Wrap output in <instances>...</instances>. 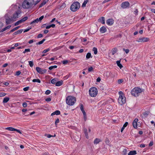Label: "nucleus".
<instances>
[{
	"label": "nucleus",
	"mask_w": 155,
	"mask_h": 155,
	"mask_svg": "<svg viewBox=\"0 0 155 155\" xmlns=\"http://www.w3.org/2000/svg\"><path fill=\"white\" fill-rule=\"evenodd\" d=\"M76 101V99L75 97L71 96H68L66 98V104L69 105H73L75 103Z\"/></svg>",
	"instance_id": "obj_1"
},
{
	"label": "nucleus",
	"mask_w": 155,
	"mask_h": 155,
	"mask_svg": "<svg viewBox=\"0 0 155 155\" xmlns=\"http://www.w3.org/2000/svg\"><path fill=\"white\" fill-rule=\"evenodd\" d=\"M143 91L142 89L138 87H134L131 91V94L133 96L137 97Z\"/></svg>",
	"instance_id": "obj_2"
},
{
	"label": "nucleus",
	"mask_w": 155,
	"mask_h": 155,
	"mask_svg": "<svg viewBox=\"0 0 155 155\" xmlns=\"http://www.w3.org/2000/svg\"><path fill=\"white\" fill-rule=\"evenodd\" d=\"M119 97L118 99V103L121 105H122L125 103L126 98L122 91H119Z\"/></svg>",
	"instance_id": "obj_3"
},
{
	"label": "nucleus",
	"mask_w": 155,
	"mask_h": 155,
	"mask_svg": "<svg viewBox=\"0 0 155 155\" xmlns=\"http://www.w3.org/2000/svg\"><path fill=\"white\" fill-rule=\"evenodd\" d=\"M97 90L95 87H92L90 88L89 91V95L92 97H95L97 94Z\"/></svg>",
	"instance_id": "obj_4"
},
{
	"label": "nucleus",
	"mask_w": 155,
	"mask_h": 155,
	"mask_svg": "<svg viewBox=\"0 0 155 155\" xmlns=\"http://www.w3.org/2000/svg\"><path fill=\"white\" fill-rule=\"evenodd\" d=\"M80 7V3L77 2H74L71 6V10L73 12H75Z\"/></svg>",
	"instance_id": "obj_5"
},
{
	"label": "nucleus",
	"mask_w": 155,
	"mask_h": 155,
	"mask_svg": "<svg viewBox=\"0 0 155 155\" xmlns=\"http://www.w3.org/2000/svg\"><path fill=\"white\" fill-rule=\"evenodd\" d=\"M21 13V12L20 10H18L13 14V16L12 17L14 21H16V19L20 16V15Z\"/></svg>",
	"instance_id": "obj_6"
},
{
	"label": "nucleus",
	"mask_w": 155,
	"mask_h": 155,
	"mask_svg": "<svg viewBox=\"0 0 155 155\" xmlns=\"http://www.w3.org/2000/svg\"><path fill=\"white\" fill-rule=\"evenodd\" d=\"M130 3L128 2H124L122 3L121 7L123 8H126L130 6Z\"/></svg>",
	"instance_id": "obj_7"
},
{
	"label": "nucleus",
	"mask_w": 155,
	"mask_h": 155,
	"mask_svg": "<svg viewBox=\"0 0 155 155\" xmlns=\"http://www.w3.org/2000/svg\"><path fill=\"white\" fill-rule=\"evenodd\" d=\"M22 7L24 8H28L31 7L30 4L27 1H25L23 3Z\"/></svg>",
	"instance_id": "obj_8"
},
{
	"label": "nucleus",
	"mask_w": 155,
	"mask_h": 155,
	"mask_svg": "<svg viewBox=\"0 0 155 155\" xmlns=\"http://www.w3.org/2000/svg\"><path fill=\"white\" fill-rule=\"evenodd\" d=\"M149 38H140L136 40L138 42H145L148 41Z\"/></svg>",
	"instance_id": "obj_9"
},
{
	"label": "nucleus",
	"mask_w": 155,
	"mask_h": 155,
	"mask_svg": "<svg viewBox=\"0 0 155 155\" xmlns=\"http://www.w3.org/2000/svg\"><path fill=\"white\" fill-rule=\"evenodd\" d=\"M36 70L37 72L41 74H44L46 72V70H42L41 68L38 67H37L36 68Z\"/></svg>",
	"instance_id": "obj_10"
},
{
	"label": "nucleus",
	"mask_w": 155,
	"mask_h": 155,
	"mask_svg": "<svg viewBox=\"0 0 155 155\" xmlns=\"http://www.w3.org/2000/svg\"><path fill=\"white\" fill-rule=\"evenodd\" d=\"M14 21L12 17L8 18L6 19V22L7 24H10Z\"/></svg>",
	"instance_id": "obj_11"
},
{
	"label": "nucleus",
	"mask_w": 155,
	"mask_h": 155,
	"mask_svg": "<svg viewBox=\"0 0 155 155\" xmlns=\"http://www.w3.org/2000/svg\"><path fill=\"white\" fill-rule=\"evenodd\" d=\"M138 120L137 118H135L133 121V125L134 128H137V122Z\"/></svg>",
	"instance_id": "obj_12"
},
{
	"label": "nucleus",
	"mask_w": 155,
	"mask_h": 155,
	"mask_svg": "<svg viewBox=\"0 0 155 155\" xmlns=\"http://www.w3.org/2000/svg\"><path fill=\"white\" fill-rule=\"evenodd\" d=\"M107 24L109 25H111L114 23V20L112 19H108L107 21Z\"/></svg>",
	"instance_id": "obj_13"
},
{
	"label": "nucleus",
	"mask_w": 155,
	"mask_h": 155,
	"mask_svg": "<svg viewBox=\"0 0 155 155\" xmlns=\"http://www.w3.org/2000/svg\"><path fill=\"white\" fill-rule=\"evenodd\" d=\"M100 32L102 33H104L107 31V29L104 26L101 27L100 29Z\"/></svg>",
	"instance_id": "obj_14"
},
{
	"label": "nucleus",
	"mask_w": 155,
	"mask_h": 155,
	"mask_svg": "<svg viewBox=\"0 0 155 155\" xmlns=\"http://www.w3.org/2000/svg\"><path fill=\"white\" fill-rule=\"evenodd\" d=\"M98 21L103 24H104L105 23L104 17H101L98 19Z\"/></svg>",
	"instance_id": "obj_15"
},
{
	"label": "nucleus",
	"mask_w": 155,
	"mask_h": 155,
	"mask_svg": "<svg viewBox=\"0 0 155 155\" xmlns=\"http://www.w3.org/2000/svg\"><path fill=\"white\" fill-rule=\"evenodd\" d=\"M48 0H44L40 5L39 8H41L43 5H45L48 2Z\"/></svg>",
	"instance_id": "obj_16"
},
{
	"label": "nucleus",
	"mask_w": 155,
	"mask_h": 155,
	"mask_svg": "<svg viewBox=\"0 0 155 155\" xmlns=\"http://www.w3.org/2000/svg\"><path fill=\"white\" fill-rule=\"evenodd\" d=\"M60 114V112L59 110H56L51 113V115L53 116L54 115H59Z\"/></svg>",
	"instance_id": "obj_17"
},
{
	"label": "nucleus",
	"mask_w": 155,
	"mask_h": 155,
	"mask_svg": "<svg viewBox=\"0 0 155 155\" xmlns=\"http://www.w3.org/2000/svg\"><path fill=\"white\" fill-rule=\"evenodd\" d=\"M137 154L136 150L130 151L128 153V155H135Z\"/></svg>",
	"instance_id": "obj_18"
},
{
	"label": "nucleus",
	"mask_w": 155,
	"mask_h": 155,
	"mask_svg": "<svg viewBox=\"0 0 155 155\" xmlns=\"http://www.w3.org/2000/svg\"><path fill=\"white\" fill-rule=\"evenodd\" d=\"M63 84V81H61L56 82L55 85L57 86H60L61 85Z\"/></svg>",
	"instance_id": "obj_19"
},
{
	"label": "nucleus",
	"mask_w": 155,
	"mask_h": 155,
	"mask_svg": "<svg viewBox=\"0 0 155 155\" xmlns=\"http://www.w3.org/2000/svg\"><path fill=\"white\" fill-rule=\"evenodd\" d=\"M9 100V98L8 97H5L3 100V103H7Z\"/></svg>",
	"instance_id": "obj_20"
},
{
	"label": "nucleus",
	"mask_w": 155,
	"mask_h": 155,
	"mask_svg": "<svg viewBox=\"0 0 155 155\" xmlns=\"http://www.w3.org/2000/svg\"><path fill=\"white\" fill-rule=\"evenodd\" d=\"M101 141V140L100 139L98 138H96L94 140V144H97L99 143Z\"/></svg>",
	"instance_id": "obj_21"
},
{
	"label": "nucleus",
	"mask_w": 155,
	"mask_h": 155,
	"mask_svg": "<svg viewBox=\"0 0 155 155\" xmlns=\"http://www.w3.org/2000/svg\"><path fill=\"white\" fill-rule=\"evenodd\" d=\"M120 61H116V63L117 66L120 68L121 69L123 67V66L120 63Z\"/></svg>",
	"instance_id": "obj_22"
},
{
	"label": "nucleus",
	"mask_w": 155,
	"mask_h": 155,
	"mask_svg": "<svg viewBox=\"0 0 155 155\" xmlns=\"http://www.w3.org/2000/svg\"><path fill=\"white\" fill-rule=\"evenodd\" d=\"M81 111L83 114L84 118V119L85 121L87 119V117H86V112H85V110H81Z\"/></svg>",
	"instance_id": "obj_23"
},
{
	"label": "nucleus",
	"mask_w": 155,
	"mask_h": 155,
	"mask_svg": "<svg viewBox=\"0 0 155 155\" xmlns=\"http://www.w3.org/2000/svg\"><path fill=\"white\" fill-rule=\"evenodd\" d=\"M92 56H91V53H88L86 55V59H88L90 58H92Z\"/></svg>",
	"instance_id": "obj_24"
},
{
	"label": "nucleus",
	"mask_w": 155,
	"mask_h": 155,
	"mask_svg": "<svg viewBox=\"0 0 155 155\" xmlns=\"http://www.w3.org/2000/svg\"><path fill=\"white\" fill-rule=\"evenodd\" d=\"M5 129L7 130L11 131H15V129L12 127H8L5 128Z\"/></svg>",
	"instance_id": "obj_25"
},
{
	"label": "nucleus",
	"mask_w": 155,
	"mask_h": 155,
	"mask_svg": "<svg viewBox=\"0 0 155 155\" xmlns=\"http://www.w3.org/2000/svg\"><path fill=\"white\" fill-rule=\"evenodd\" d=\"M11 27V25H8V26H7L6 27H5V28H4L3 29H2L1 30V31L2 32L6 30H7L8 29H9Z\"/></svg>",
	"instance_id": "obj_26"
},
{
	"label": "nucleus",
	"mask_w": 155,
	"mask_h": 155,
	"mask_svg": "<svg viewBox=\"0 0 155 155\" xmlns=\"http://www.w3.org/2000/svg\"><path fill=\"white\" fill-rule=\"evenodd\" d=\"M84 134L85 135V136L87 139H88L89 138V137L88 135V134L87 133V130L86 128H85L84 129Z\"/></svg>",
	"instance_id": "obj_27"
},
{
	"label": "nucleus",
	"mask_w": 155,
	"mask_h": 155,
	"mask_svg": "<svg viewBox=\"0 0 155 155\" xmlns=\"http://www.w3.org/2000/svg\"><path fill=\"white\" fill-rule=\"evenodd\" d=\"M88 2V0H85L83 3L82 4V7H85L86 6V5Z\"/></svg>",
	"instance_id": "obj_28"
},
{
	"label": "nucleus",
	"mask_w": 155,
	"mask_h": 155,
	"mask_svg": "<svg viewBox=\"0 0 155 155\" xmlns=\"http://www.w3.org/2000/svg\"><path fill=\"white\" fill-rule=\"evenodd\" d=\"M117 51V49L116 48H115L112 50V54L113 55H114V54H115Z\"/></svg>",
	"instance_id": "obj_29"
},
{
	"label": "nucleus",
	"mask_w": 155,
	"mask_h": 155,
	"mask_svg": "<svg viewBox=\"0 0 155 155\" xmlns=\"http://www.w3.org/2000/svg\"><path fill=\"white\" fill-rule=\"evenodd\" d=\"M32 82H37L39 83H40L41 82L40 80L39 79H34L32 80Z\"/></svg>",
	"instance_id": "obj_30"
},
{
	"label": "nucleus",
	"mask_w": 155,
	"mask_h": 155,
	"mask_svg": "<svg viewBox=\"0 0 155 155\" xmlns=\"http://www.w3.org/2000/svg\"><path fill=\"white\" fill-rule=\"evenodd\" d=\"M20 26H17L16 27L14 28L13 29H12L10 31V32H13L14 31H15L18 29L19 28H20Z\"/></svg>",
	"instance_id": "obj_31"
},
{
	"label": "nucleus",
	"mask_w": 155,
	"mask_h": 155,
	"mask_svg": "<svg viewBox=\"0 0 155 155\" xmlns=\"http://www.w3.org/2000/svg\"><path fill=\"white\" fill-rule=\"evenodd\" d=\"M46 39H43L41 41H39V42L36 43V45H41L42 44L44 41H45Z\"/></svg>",
	"instance_id": "obj_32"
},
{
	"label": "nucleus",
	"mask_w": 155,
	"mask_h": 155,
	"mask_svg": "<svg viewBox=\"0 0 155 155\" xmlns=\"http://www.w3.org/2000/svg\"><path fill=\"white\" fill-rule=\"evenodd\" d=\"M39 21L38 19V18H37L35 20H34L32 22H31L30 23L31 24H33L34 23H38Z\"/></svg>",
	"instance_id": "obj_33"
},
{
	"label": "nucleus",
	"mask_w": 155,
	"mask_h": 155,
	"mask_svg": "<svg viewBox=\"0 0 155 155\" xmlns=\"http://www.w3.org/2000/svg\"><path fill=\"white\" fill-rule=\"evenodd\" d=\"M93 51L94 52V53L95 54H97V49L96 48H93Z\"/></svg>",
	"instance_id": "obj_34"
},
{
	"label": "nucleus",
	"mask_w": 155,
	"mask_h": 155,
	"mask_svg": "<svg viewBox=\"0 0 155 155\" xmlns=\"http://www.w3.org/2000/svg\"><path fill=\"white\" fill-rule=\"evenodd\" d=\"M50 50V48H48L47 49H45L42 52V53L45 54L47 52L49 51Z\"/></svg>",
	"instance_id": "obj_35"
},
{
	"label": "nucleus",
	"mask_w": 155,
	"mask_h": 155,
	"mask_svg": "<svg viewBox=\"0 0 155 155\" xmlns=\"http://www.w3.org/2000/svg\"><path fill=\"white\" fill-rule=\"evenodd\" d=\"M57 66L56 65H54V66H51L49 68V69L50 70H51L54 68H57Z\"/></svg>",
	"instance_id": "obj_36"
},
{
	"label": "nucleus",
	"mask_w": 155,
	"mask_h": 155,
	"mask_svg": "<svg viewBox=\"0 0 155 155\" xmlns=\"http://www.w3.org/2000/svg\"><path fill=\"white\" fill-rule=\"evenodd\" d=\"M51 83L52 84H56V80L55 78H54L51 81Z\"/></svg>",
	"instance_id": "obj_37"
},
{
	"label": "nucleus",
	"mask_w": 155,
	"mask_h": 155,
	"mask_svg": "<svg viewBox=\"0 0 155 155\" xmlns=\"http://www.w3.org/2000/svg\"><path fill=\"white\" fill-rule=\"evenodd\" d=\"M28 62L30 66L31 67H32L34 65L33 61H28Z\"/></svg>",
	"instance_id": "obj_38"
},
{
	"label": "nucleus",
	"mask_w": 155,
	"mask_h": 155,
	"mask_svg": "<svg viewBox=\"0 0 155 155\" xmlns=\"http://www.w3.org/2000/svg\"><path fill=\"white\" fill-rule=\"evenodd\" d=\"M138 146L141 148H144L145 147V145L143 143H142L138 145Z\"/></svg>",
	"instance_id": "obj_39"
},
{
	"label": "nucleus",
	"mask_w": 155,
	"mask_h": 155,
	"mask_svg": "<svg viewBox=\"0 0 155 155\" xmlns=\"http://www.w3.org/2000/svg\"><path fill=\"white\" fill-rule=\"evenodd\" d=\"M6 95V94L4 92L0 93V97H3Z\"/></svg>",
	"instance_id": "obj_40"
},
{
	"label": "nucleus",
	"mask_w": 155,
	"mask_h": 155,
	"mask_svg": "<svg viewBox=\"0 0 155 155\" xmlns=\"http://www.w3.org/2000/svg\"><path fill=\"white\" fill-rule=\"evenodd\" d=\"M30 49H26L25 50V51H23V53H25L27 52H30Z\"/></svg>",
	"instance_id": "obj_41"
},
{
	"label": "nucleus",
	"mask_w": 155,
	"mask_h": 155,
	"mask_svg": "<svg viewBox=\"0 0 155 155\" xmlns=\"http://www.w3.org/2000/svg\"><path fill=\"white\" fill-rule=\"evenodd\" d=\"M62 62L64 64H66L68 62V61L67 60H64L62 61Z\"/></svg>",
	"instance_id": "obj_42"
},
{
	"label": "nucleus",
	"mask_w": 155,
	"mask_h": 155,
	"mask_svg": "<svg viewBox=\"0 0 155 155\" xmlns=\"http://www.w3.org/2000/svg\"><path fill=\"white\" fill-rule=\"evenodd\" d=\"M123 50L125 51L126 54H128L129 52V50L128 49H125L123 48Z\"/></svg>",
	"instance_id": "obj_43"
},
{
	"label": "nucleus",
	"mask_w": 155,
	"mask_h": 155,
	"mask_svg": "<svg viewBox=\"0 0 155 155\" xmlns=\"http://www.w3.org/2000/svg\"><path fill=\"white\" fill-rule=\"evenodd\" d=\"M51 91L49 90H47L45 92V94L48 95L51 93Z\"/></svg>",
	"instance_id": "obj_44"
},
{
	"label": "nucleus",
	"mask_w": 155,
	"mask_h": 155,
	"mask_svg": "<svg viewBox=\"0 0 155 155\" xmlns=\"http://www.w3.org/2000/svg\"><path fill=\"white\" fill-rule=\"evenodd\" d=\"M22 106L24 107H27V104L26 102H24L22 104Z\"/></svg>",
	"instance_id": "obj_45"
},
{
	"label": "nucleus",
	"mask_w": 155,
	"mask_h": 155,
	"mask_svg": "<svg viewBox=\"0 0 155 155\" xmlns=\"http://www.w3.org/2000/svg\"><path fill=\"white\" fill-rule=\"evenodd\" d=\"M59 119H58V118H57L55 122V124L56 125H57V124L59 123Z\"/></svg>",
	"instance_id": "obj_46"
},
{
	"label": "nucleus",
	"mask_w": 155,
	"mask_h": 155,
	"mask_svg": "<svg viewBox=\"0 0 155 155\" xmlns=\"http://www.w3.org/2000/svg\"><path fill=\"white\" fill-rule=\"evenodd\" d=\"M93 70V68L92 67H90L88 69V71L91 72Z\"/></svg>",
	"instance_id": "obj_47"
},
{
	"label": "nucleus",
	"mask_w": 155,
	"mask_h": 155,
	"mask_svg": "<svg viewBox=\"0 0 155 155\" xmlns=\"http://www.w3.org/2000/svg\"><path fill=\"white\" fill-rule=\"evenodd\" d=\"M29 89V87H24L23 88V90L24 91H27Z\"/></svg>",
	"instance_id": "obj_48"
},
{
	"label": "nucleus",
	"mask_w": 155,
	"mask_h": 155,
	"mask_svg": "<svg viewBox=\"0 0 155 155\" xmlns=\"http://www.w3.org/2000/svg\"><path fill=\"white\" fill-rule=\"evenodd\" d=\"M23 31V29H20V30H18L17 31L18 34L21 33Z\"/></svg>",
	"instance_id": "obj_49"
},
{
	"label": "nucleus",
	"mask_w": 155,
	"mask_h": 155,
	"mask_svg": "<svg viewBox=\"0 0 155 155\" xmlns=\"http://www.w3.org/2000/svg\"><path fill=\"white\" fill-rule=\"evenodd\" d=\"M27 19H28V17H24V18H22L21 19L22 20H23V22H24Z\"/></svg>",
	"instance_id": "obj_50"
},
{
	"label": "nucleus",
	"mask_w": 155,
	"mask_h": 155,
	"mask_svg": "<svg viewBox=\"0 0 155 155\" xmlns=\"http://www.w3.org/2000/svg\"><path fill=\"white\" fill-rule=\"evenodd\" d=\"M45 101L48 102H50L51 101V99L50 98H48L45 99Z\"/></svg>",
	"instance_id": "obj_51"
},
{
	"label": "nucleus",
	"mask_w": 155,
	"mask_h": 155,
	"mask_svg": "<svg viewBox=\"0 0 155 155\" xmlns=\"http://www.w3.org/2000/svg\"><path fill=\"white\" fill-rule=\"evenodd\" d=\"M80 107L81 110H84V107L82 104H81L80 105Z\"/></svg>",
	"instance_id": "obj_52"
},
{
	"label": "nucleus",
	"mask_w": 155,
	"mask_h": 155,
	"mask_svg": "<svg viewBox=\"0 0 155 155\" xmlns=\"http://www.w3.org/2000/svg\"><path fill=\"white\" fill-rule=\"evenodd\" d=\"M123 80L122 79H119L118 81V83L119 84H120L123 82Z\"/></svg>",
	"instance_id": "obj_53"
},
{
	"label": "nucleus",
	"mask_w": 155,
	"mask_h": 155,
	"mask_svg": "<svg viewBox=\"0 0 155 155\" xmlns=\"http://www.w3.org/2000/svg\"><path fill=\"white\" fill-rule=\"evenodd\" d=\"M128 124V123L127 122H126L124 124L123 126L125 128L127 126Z\"/></svg>",
	"instance_id": "obj_54"
},
{
	"label": "nucleus",
	"mask_w": 155,
	"mask_h": 155,
	"mask_svg": "<svg viewBox=\"0 0 155 155\" xmlns=\"http://www.w3.org/2000/svg\"><path fill=\"white\" fill-rule=\"evenodd\" d=\"M44 17V16L43 15L40 17L39 18H38L39 21H41L43 18Z\"/></svg>",
	"instance_id": "obj_55"
},
{
	"label": "nucleus",
	"mask_w": 155,
	"mask_h": 155,
	"mask_svg": "<svg viewBox=\"0 0 155 155\" xmlns=\"http://www.w3.org/2000/svg\"><path fill=\"white\" fill-rule=\"evenodd\" d=\"M42 37H43V35L42 34H39L38 35L37 38H40Z\"/></svg>",
	"instance_id": "obj_56"
},
{
	"label": "nucleus",
	"mask_w": 155,
	"mask_h": 155,
	"mask_svg": "<svg viewBox=\"0 0 155 155\" xmlns=\"http://www.w3.org/2000/svg\"><path fill=\"white\" fill-rule=\"evenodd\" d=\"M21 73V72L19 71H17L16 72V75L17 76L19 75Z\"/></svg>",
	"instance_id": "obj_57"
},
{
	"label": "nucleus",
	"mask_w": 155,
	"mask_h": 155,
	"mask_svg": "<svg viewBox=\"0 0 155 155\" xmlns=\"http://www.w3.org/2000/svg\"><path fill=\"white\" fill-rule=\"evenodd\" d=\"M153 141H151L149 144V147L152 146L153 144Z\"/></svg>",
	"instance_id": "obj_58"
},
{
	"label": "nucleus",
	"mask_w": 155,
	"mask_h": 155,
	"mask_svg": "<svg viewBox=\"0 0 155 155\" xmlns=\"http://www.w3.org/2000/svg\"><path fill=\"white\" fill-rule=\"evenodd\" d=\"M40 0H37L34 4V6L36 5L38 3L40 2Z\"/></svg>",
	"instance_id": "obj_59"
},
{
	"label": "nucleus",
	"mask_w": 155,
	"mask_h": 155,
	"mask_svg": "<svg viewBox=\"0 0 155 155\" xmlns=\"http://www.w3.org/2000/svg\"><path fill=\"white\" fill-rule=\"evenodd\" d=\"M21 24L19 21H18L17 22L15 23V26H17L19 25V24Z\"/></svg>",
	"instance_id": "obj_60"
},
{
	"label": "nucleus",
	"mask_w": 155,
	"mask_h": 155,
	"mask_svg": "<svg viewBox=\"0 0 155 155\" xmlns=\"http://www.w3.org/2000/svg\"><path fill=\"white\" fill-rule=\"evenodd\" d=\"M15 131H16L18 133H19L20 134H22L20 130H18V129H15Z\"/></svg>",
	"instance_id": "obj_61"
},
{
	"label": "nucleus",
	"mask_w": 155,
	"mask_h": 155,
	"mask_svg": "<svg viewBox=\"0 0 155 155\" xmlns=\"http://www.w3.org/2000/svg\"><path fill=\"white\" fill-rule=\"evenodd\" d=\"M138 12V10L137 9H136L134 12V13L136 15H137V14Z\"/></svg>",
	"instance_id": "obj_62"
},
{
	"label": "nucleus",
	"mask_w": 155,
	"mask_h": 155,
	"mask_svg": "<svg viewBox=\"0 0 155 155\" xmlns=\"http://www.w3.org/2000/svg\"><path fill=\"white\" fill-rule=\"evenodd\" d=\"M8 65V63H5L2 65V67L3 68H5V67H7Z\"/></svg>",
	"instance_id": "obj_63"
},
{
	"label": "nucleus",
	"mask_w": 155,
	"mask_h": 155,
	"mask_svg": "<svg viewBox=\"0 0 155 155\" xmlns=\"http://www.w3.org/2000/svg\"><path fill=\"white\" fill-rule=\"evenodd\" d=\"M101 80V78L99 77L97 78L96 79V81L97 82H99Z\"/></svg>",
	"instance_id": "obj_64"
}]
</instances>
